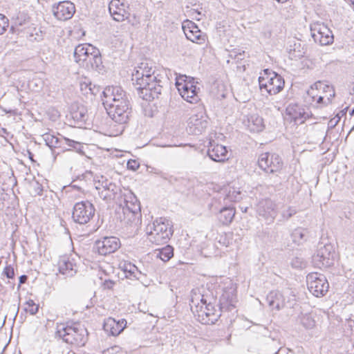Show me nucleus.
Listing matches in <instances>:
<instances>
[{
    "mask_svg": "<svg viewBox=\"0 0 354 354\" xmlns=\"http://www.w3.org/2000/svg\"><path fill=\"white\" fill-rule=\"evenodd\" d=\"M161 78L153 64L147 62L139 64L132 73V81L138 86V95L146 101L159 97L162 91Z\"/></svg>",
    "mask_w": 354,
    "mask_h": 354,
    "instance_id": "1",
    "label": "nucleus"
},
{
    "mask_svg": "<svg viewBox=\"0 0 354 354\" xmlns=\"http://www.w3.org/2000/svg\"><path fill=\"white\" fill-rule=\"evenodd\" d=\"M191 310L197 320L203 324H213L221 316V311L216 310L214 306L207 301L204 296H197L191 300Z\"/></svg>",
    "mask_w": 354,
    "mask_h": 354,
    "instance_id": "2",
    "label": "nucleus"
},
{
    "mask_svg": "<svg viewBox=\"0 0 354 354\" xmlns=\"http://www.w3.org/2000/svg\"><path fill=\"white\" fill-rule=\"evenodd\" d=\"M55 334L64 342L77 346H84L88 339L86 328L78 322L70 325L63 323L57 324Z\"/></svg>",
    "mask_w": 354,
    "mask_h": 354,
    "instance_id": "3",
    "label": "nucleus"
},
{
    "mask_svg": "<svg viewBox=\"0 0 354 354\" xmlns=\"http://www.w3.org/2000/svg\"><path fill=\"white\" fill-rule=\"evenodd\" d=\"M149 239L157 245L165 243L173 234L172 224L165 218H159L146 227Z\"/></svg>",
    "mask_w": 354,
    "mask_h": 354,
    "instance_id": "4",
    "label": "nucleus"
},
{
    "mask_svg": "<svg viewBox=\"0 0 354 354\" xmlns=\"http://www.w3.org/2000/svg\"><path fill=\"white\" fill-rule=\"evenodd\" d=\"M259 88L264 89L270 95L279 93L284 87L283 78L274 71L268 68L264 69L259 77Z\"/></svg>",
    "mask_w": 354,
    "mask_h": 354,
    "instance_id": "5",
    "label": "nucleus"
},
{
    "mask_svg": "<svg viewBox=\"0 0 354 354\" xmlns=\"http://www.w3.org/2000/svg\"><path fill=\"white\" fill-rule=\"evenodd\" d=\"M176 87L181 97L187 102L195 104L200 100L198 95L199 88L195 84L194 79L185 75L176 77Z\"/></svg>",
    "mask_w": 354,
    "mask_h": 354,
    "instance_id": "6",
    "label": "nucleus"
},
{
    "mask_svg": "<svg viewBox=\"0 0 354 354\" xmlns=\"http://www.w3.org/2000/svg\"><path fill=\"white\" fill-rule=\"evenodd\" d=\"M306 282L308 290L316 297L324 296L328 291L329 283L326 277L317 272L307 275Z\"/></svg>",
    "mask_w": 354,
    "mask_h": 354,
    "instance_id": "7",
    "label": "nucleus"
},
{
    "mask_svg": "<svg viewBox=\"0 0 354 354\" xmlns=\"http://www.w3.org/2000/svg\"><path fill=\"white\" fill-rule=\"evenodd\" d=\"M95 212L94 205L88 201L78 202L73 207L72 218L75 223L84 225L91 221Z\"/></svg>",
    "mask_w": 354,
    "mask_h": 354,
    "instance_id": "8",
    "label": "nucleus"
},
{
    "mask_svg": "<svg viewBox=\"0 0 354 354\" xmlns=\"http://www.w3.org/2000/svg\"><path fill=\"white\" fill-rule=\"evenodd\" d=\"M42 138L46 145L50 149L62 147L63 141H64L69 147L73 148L78 153L81 155L84 154L83 145L81 142L69 139L65 136H61V138H58L50 133H46L42 135Z\"/></svg>",
    "mask_w": 354,
    "mask_h": 354,
    "instance_id": "9",
    "label": "nucleus"
},
{
    "mask_svg": "<svg viewBox=\"0 0 354 354\" xmlns=\"http://www.w3.org/2000/svg\"><path fill=\"white\" fill-rule=\"evenodd\" d=\"M259 167L267 173H274L279 171L283 166L280 156L274 153H261L258 160Z\"/></svg>",
    "mask_w": 354,
    "mask_h": 354,
    "instance_id": "10",
    "label": "nucleus"
},
{
    "mask_svg": "<svg viewBox=\"0 0 354 354\" xmlns=\"http://www.w3.org/2000/svg\"><path fill=\"white\" fill-rule=\"evenodd\" d=\"M311 36L315 42L322 46L329 45L333 41L332 31L323 23L315 22L310 25Z\"/></svg>",
    "mask_w": 354,
    "mask_h": 354,
    "instance_id": "11",
    "label": "nucleus"
},
{
    "mask_svg": "<svg viewBox=\"0 0 354 354\" xmlns=\"http://www.w3.org/2000/svg\"><path fill=\"white\" fill-rule=\"evenodd\" d=\"M331 245L321 246L313 256V263L319 268H328L334 263L335 253L332 252Z\"/></svg>",
    "mask_w": 354,
    "mask_h": 354,
    "instance_id": "12",
    "label": "nucleus"
},
{
    "mask_svg": "<svg viewBox=\"0 0 354 354\" xmlns=\"http://www.w3.org/2000/svg\"><path fill=\"white\" fill-rule=\"evenodd\" d=\"M95 187L99 196L105 201L113 199L120 191L119 187L115 183L104 176H101L100 179L95 183Z\"/></svg>",
    "mask_w": 354,
    "mask_h": 354,
    "instance_id": "13",
    "label": "nucleus"
},
{
    "mask_svg": "<svg viewBox=\"0 0 354 354\" xmlns=\"http://www.w3.org/2000/svg\"><path fill=\"white\" fill-rule=\"evenodd\" d=\"M55 17L59 21H66L72 18L75 12V5L69 1H63L52 7Z\"/></svg>",
    "mask_w": 354,
    "mask_h": 354,
    "instance_id": "14",
    "label": "nucleus"
},
{
    "mask_svg": "<svg viewBox=\"0 0 354 354\" xmlns=\"http://www.w3.org/2000/svg\"><path fill=\"white\" fill-rule=\"evenodd\" d=\"M207 116L202 112L192 115L188 120L187 131L189 134H201L207 127Z\"/></svg>",
    "mask_w": 354,
    "mask_h": 354,
    "instance_id": "15",
    "label": "nucleus"
},
{
    "mask_svg": "<svg viewBox=\"0 0 354 354\" xmlns=\"http://www.w3.org/2000/svg\"><path fill=\"white\" fill-rule=\"evenodd\" d=\"M308 117V113L297 104H290L286 109L285 120L295 124L304 123Z\"/></svg>",
    "mask_w": 354,
    "mask_h": 354,
    "instance_id": "16",
    "label": "nucleus"
},
{
    "mask_svg": "<svg viewBox=\"0 0 354 354\" xmlns=\"http://www.w3.org/2000/svg\"><path fill=\"white\" fill-rule=\"evenodd\" d=\"M120 239L115 236L104 237L95 242V247L102 255L115 252L120 247Z\"/></svg>",
    "mask_w": 354,
    "mask_h": 354,
    "instance_id": "17",
    "label": "nucleus"
},
{
    "mask_svg": "<svg viewBox=\"0 0 354 354\" xmlns=\"http://www.w3.org/2000/svg\"><path fill=\"white\" fill-rule=\"evenodd\" d=\"M183 30L187 39L198 44H204L205 35L202 33L198 27L190 20L183 23Z\"/></svg>",
    "mask_w": 354,
    "mask_h": 354,
    "instance_id": "18",
    "label": "nucleus"
},
{
    "mask_svg": "<svg viewBox=\"0 0 354 354\" xmlns=\"http://www.w3.org/2000/svg\"><path fill=\"white\" fill-rule=\"evenodd\" d=\"M58 270L61 274L66 277H73L77 272L78 265L73 257L64 255L59 259Z\"/></svg>",
    "mask_w": 354,
    "mask_h": 354,
    "instance_id": "19",
    "label": "nucleus"
},
{
    "mask_svg": "<svg viewBox=\"0 0 354 354\" xmlns=\"http://www.w3.org/2000/svg\"><path fill=\"white\" fill-rule=\"evenodd\" d=\"M207 155L214 162H224L228 160V151L223 145L216 144L214 140L209 142Z\"/></svg>",
    "mask_w": 354,
    "mask_h": 354,
    "instance_id": "20",
    "label": "nucleus"
},
{
    "mask_svg": "<svg viewBox=\"0 0 354 354\" xmlns=\"http://www.w3.org/2000/svg\"><path fill=\"white\" fill-rule=\"evenodd\" d=\"M109 117L116 123L120 124H127L131 116V104L112 109L106 111Z\"/></svg>",
    "mask_w": 354,
    "mask_h": 354,
    "instance_id": "21",
    "label": "nucleus"
},
{
    "mask_svg": "<svg viewBox=\"0 0 354 354\" xmlns=\"http://www.w3.org/2000/svg\"><path fill=\"white\" fill-rule=\"evenodd\" d=\"M276 205L269 198L263 199L259 201L257 207L259 214L270 221H273L277 216Z\"/></svg>",
    "mask_w": 354,
    "mask_h": 354,
    "instance_id": "22",
    "label": "nucleus"
},
{
    "mask_svg": "<svg viewBox=\"0 0 354 354\" xmlns=\"http://www.w3.org/2000/svg\"><path fill=\"white\" fill-rule=\"evenodd\" d=\"M103 102H113V100L129 97L127 93L120 86H107L103 91Z\"/></svg>",
    "mask_w": 354,
    "mask_h": 354,
    "instance_id": "23",
    "label": "nucleus"
},
{
    "mask_svg": "<svg viewBox=\"0 0 354 354\" xmlns=\"http://www.w3.org/2000/svg\"><path fill=\"white\" fill-rule=\"evenodd\" d=\"M127 321L124 319L116 321L115 319L109 317L105 320L103 328L105 332L113 335H118L126 327Z\"/></svg>",
    "mask_w": 354,
    "mask_h": 354,
    "instance_id": "24",
    "label": "nucleus"
},
{
    "mask_svg": "<svg viewBox=\"0 0 354 354\" xmlns=\"http://www.w3.org/2000/svg\"><path fill=\"white\" fill-rule=\"evenodd\" d=\"M236 301V290L233 288L225 290L220 297L221 310H231L234 308Z\"/></svg>",
    "mask_w": 354,
    "mask_h": 354,
    "instance_id": "25",
    "label": "nucleus"
},
{
    "mask_svg": "<svg viewBox=\"0 0 354 354\" xmlns=\"http://www.w3.org/2000/svg\"><path fill=\"white\" fill-rule=\"evenodd\" d=\"M120 0H112L109 4V10L113 19L117 21H123L128 19L129 13L127 12L122 4L119 6Z\"/></svg>",
    "mask_w": 354,
    "mask_h": 354,
    "instance_id": "26",
    "label": "nucleus"
},
{
    "mask_svg": "<svg viewBox=\"0 0 354 354\" xmlns=\"http://www.w3.org/2000/svg\"><path fill=\"white\" fill-rule=\"evenodd\" d=\"M266 302L272 310H279L285 306L284 297L278 290H272L266 296Z\"/></svg>",
    "mask_w": 354,
    "mask_h": 354,
    "instance_id": "27",
    "label": "nucleus"
},
{
    "mask_svg": "<svg viewBox=\"0 0 354 354\" xmlns=\"http://www.w3.org/2000/svg\"><path fill=\"white\" fill-rule=\"evenodd\" d=\"M235 209L231 205H224L219 211L218 218L223 225H229L233 221Z\"/></svg>",
    "mask_w": 354,
    "mask_h": 354,
    "instance_id": "28",
    "label": "nucleus"
},
{
    "mask_svg": "<svg viewBox=\"0 0 354 354\" xmlns=\"http://www.w3.org/2000/svg\"><path fill=\"white\" fill-rule=\"evenodd\" d=\"M124 203L125 205L122 207V210L129 211L138 214H140V203L136 196L131 194L129 196H126L124 198Z\"/></svg>",
    "mask_w": 354,
    "mask_h": 354,
    "instance_id": "29",
    "label": "nucleus"
},
{
    "mask_svg": "<svg viewBox=\"0 0 354 354\" xmlns=\"http://www.w3.org/2000/svg\"><path fill=\"white\" fill-rule=\"evenodd\" d=\"M88 46H93L91 44H80L75 47L74 50V58L77 63L84 65V61L90 53Z\"/></svg>",
    "mask_w": 354,
    "mask_h": 354,
    "instance_id": "30",
    "label": "nucleus"
},
{
    "mask_svg": "<svg viewBox=\"0 0 354 354\" xmlns=\"http://www.w3.org/2000/svg\"><path fill=\"white\" fill-rule=\"evenodd\" d=\"M315 90H323L324 92H330L328 97V103H331L332 99L335 96V91L332 86L326 84L321 81L316 82L313 86H311L310 90L308 92V95H311L313 99L315 98L313 93Z\"/></svg>",
    "mask_w": 354,
    "mask_h": 354,
    "instance_id": "31",
    "label": "nucleus"
},
{
    "mask_svg": "<svg viewBox=\"0 0 354 354\" xmlns=\"http://www.w3.org/2000/svg\"><path fill=\"white\" fill-rule=\"evenodd\" d=\"M248 126L250 131H262L264 129L263 120L258 115H252L248 118Z\"/></svg>",
    "mask_w": 354,
    "mask_h": 354,
    "instance_id": "32",
    "label": "nucleus"
},
{
    "mask_svg": "<svg viewBox=\"0 0 354 354\" xmlns=\"http://www.w3.org/2000/svg\"><path fill=\"white\" fill-rule=\"evenodd\" d=\"M308 231L307 229L298 227L294 230L291 234L292 241L297 245H301L306 242L308 237Z\"/></svg>",
    "mask_w": 354,
    "mask_h": 354,
    "instance_id": "33",
    "label": "nucleus"
},
{
    "mask_svg": "<svg viewBox=\"0 0 354 354\" xmlns=\"http://www.w3.org/2000/svg\"><path fill=\"white\" fill-rule=\"evenodd\" d=\"M243 194L241 192L234 188H230L227 193L223 198V205H229V203L237 202L242 199Z\"/></svg>",
    "mask_w": 354,
    "mask_h": 354,
    "instance_id": "34",
    "label": "nucleus"
},
{
    "mask_svg": "<svg viewBox=\"0 0 354 354\" xmlns=\"http://www.w3.org/2000/svg\"><path fill=\"white\" fill-rule=\"evenodd\" d=\"M71 116L77 123L85 122L88 120L87 110L84 106H77L71 112Z\"/></svg>",
    "mask_w": 354,
    "mask_h": 354,
    "instance_id": "35",
    "label": "nucleus"
},
{
    "mask_svg": "<svg viewBox=\"0 0 354 354\" xmlns=\"http://www.w3.org/2000/svg\"><path fill=\"white\" fill-rule=\"evenodd\" d=\"M174 255V249L170 245H167L156 252V257L160 258L162 261H168Z\"/></svg>",
    "mask_w": 354,
    "mask_h": 354,
    "instance_id": "36",
    "label": "nucleus"
},
{
    "mask_svg": "<svg viewBox=\"0 0 354 354\" xmlns=\"http://www.w3.org/2000/svg\"><path fill=\"white\" fill-rule=\"evenodd\" d=\"M122 212V216H120L121 222H123L125 225H131L133 223L138 221V214L133 213L129 211Z\"/></svg>",
    "mask_w": 354,
    "mask_h": 354,
    "instance_id": "37",
    "label": "nucleus"
},
{
    "mask_svg": "<svg viewBox=\"0 0 354 354\" xmlns=\"http://www.w3.org/2000/svg\"><path fill=\"white\" fill-rule=\"evenodd\" d=\"M131 104L129 97L120 99V100H113V102H103V105L105 109L110 111L112 109L120 108V106H127Z\"/></svg>",
    "mask_w": 354,
    "mask_h": 354,
    "instance_id": "38",
    "label": "nucleus"
},
{
    "mask_svg": "<svg viewBox=\"0 0 354 354\" xmlns=\"http://www.w3.org/2000/svg\"><path fill=\"white\" fill-rule=\"evenodd\" d=\"M299 321L300 324L307 329L313 328L315 326V321L309 313L301 314L299 316Z\"/></svg>",
    "mask_w": 354,
    "mask_h": 354,
    "instance_id": "39",
    "label": "nucleus"
},
{
    "mask_svg": "<svg viewBox=\"0 0 354 354\" xmlns=\"http://www.w3.org/2000/svg\"><path fill=\"white\" fill-rule=\"evenodd\" d=\"M88 49L90 50V53L84 61V66H85L87 68H91V66H92V63L94 62L95 58L99 55L100 51L97 48H96L94 46H88Z\"/></svg>",
    "mask_w": 354,
    "mask_h": 354,
    "instance_id": "40",
    "label": "nucleus"
},
{
    "mask_svg": "<svg viewBox=\"0 0 354 354\" xmlns=\"http://www.w3.org/2000/svg\"><path fill=\"white\" fill-rule=\"evenodd\" d=\"M291 266L295 269H304L307 266V261L301 257H295L290 262Z\"/></svg>",
    "mask_w": 354,
    "mask_h": 354,
    "instance_id": "41",
    "label": "nucleus"
},
{
    "mask_svg": "<svg viewBox=\"0 0 354 354\" xmlns=\"http://www.w3.org/2000/svg\"><path fill=\"white\" fill-rule=\"evenodd\" d=\"M24 310L30 315H35L39 310V305L36 304L32 299H29L25 303Z\"/></svg>",
    "mask_w": 354,
    "mask_h": 354,
    "instance_id": "42",
    "label": "nucleus"
},
{
    "mask_svg": "<svg viewBox=\"0 0 354 354\" xmlns=\"http://www.w3.org/2000/svg\"><path fill=\"white\" fill-rule=\"evenodd\" d=\"M30 189H31V194L36 196H41L44 187L43 186L37 181L32 182L30 184Z\"/></svg>",
    "mask_w": 354,
    "mask_h": 354,
    "instance_id": "43",
    "label": "nucleus"
},
{
    "mask_svg": "<svg viewBox=\"0 0 354 354\" xmlns=\"http://www.w3.org/2000/svg\"><path fill=\"white\" fill-rule=\"evenodd\" d=\"M124 271L128 274H126V277L132 278L136 277V272L138 271L137 268L134 265L131 264H124Z\"/></svg>",
    "mask_w": 354,
    "mask_h": 354,
    "instance_id": "44",
    "label": "nucleus"
},
{
    "mask_svg": "<svg viewBox=\"0 0 354 354\" xmlns=\"http://www.w3.org/2000/svg\"><path fill=\"white\" fill-rule=\"evenodd\" d=\"M9 26L8 19L3 15L0 14V35L4 33Z\"/></svg>",
    "mask_w": 354,
    "mask_h": 354,
    "instance_id": "45",
    "label": "nucleus"
},
{
    "mask_svg": "<svg viewBox=\"0 0 354 354\" xmlns=\"http://www.w3.org/2000/svg\"><path fill=\"white\" fill-rule=\"evenodd\" d=\"M344 216L350 220L352 222V225L354 223V205H352L351 207H348V210H345L344 212Z\"/></svg>",
    "mask_w": 354,
    "mask_h": 354,
    "instance_id": "46",
    "label": "nucleus"
},
{
    "mask_svg": "<svg viewBox=\"0 0 354 354\" xmlns=\"http://www.w3.org/2000/svg\"><path fill=\"white\" fill-rule=\"evenodd\" d=\"M102 57H101V55L100 53L99 55L95 58V60H94V62L92 63V66H91V68L95 70V71L101 70V68L102 66Z\"/></svg>",
    "mask_w": 354,
    "mask_h": 354,
    "instance_id": "47",
    "label": "nucleus"
},
{
    "mask_svg": "<svg viewBox=\"0 0 354 354\" xmlns=\"http://www.w3.org/2000/svg\"><path fill=\"white\" fill-rule=\"evenodd\" d=\"M3 274L8 279H12L15 277L14 268L11 266H7L3 271Z\"/></svg>",
    "mask_w": 354,
    "mask_h": 354,
    "instance_id": "48",
    "label": "nucleus"
},
{
    "mask_svg": "<svg viewBox=\"0 0 354 354\" xmlns=\"http://www.w3.org/2000/svg\"><path fill=\"white\" fill-rule=\"evenodd\" d=\"M140 167L139 162L136 160H129L127 162V168L132 171H136Z\"/></svg>",
    "mask_w": 354,
    "mask_h": 354,
    "instance_id": "49",
    "label": "nucleus"
},
{
    "mask_svg": "<svg viewBox=\"0 0 354 354\" xmlns=\"http://www.w3.org/2000/svg\"><path fill=\"white\" fill-rule=\"evenodd\" d=\"M295 213L296 211L294 209L289 207L286 211L283 212L282 216L284 218L289 219L292 215L295 214Z\"/></svg>",
    "mask_w": 354,
    "mask_h": 354,
    "instance_id": "50",
    "label": "nucleus"
},
{
    "mask_svg": "<svg viewBox=\"0 0 354 354\" xmlns=\"http://www.w3.org/2000/svg\"><path fill=\"white\" fill-rule=\"evenodd\" d=\"M289 54H290V57L293 59H298V57H299L301 56L300 54H298V50H296L295 48L294 49H292L291 48H290V51H289Z\"/></svg>",
    "mask_w": 354,
    "mask_h": 354,
    "instance_id": "51",
    "label": "nucleus"
},
{
    "mask_svg": "<svg viewBox=\"0 0 354 354\" xmlns=\"http://www.w3.org/2000/svg\"><path fill=\"white\" fill-rule=\"evenodd\" d=\"M28 279V277L25 274H23L21 276L19 277V285H18V288H20V286L23 284V283H25L26 282Z\"/></svg>",
    "mask_w": 354,
    "mask_h": 354,
    "instance_id": "52",
    "label": "nucleus"
},
{
    "mask_svg": "<svg viewBox=\"0 0 354 354\" xmlns=\"http://www.w3.org/2000/svg\"><path fill=\"white\" fill-rule=\"evenodd\" d=\"M339 118H337V119L336 118H333V119H331L329 122H328V125L333 128L335 126L337 125V124L338 123V122L339 121Z\"/></svg>",
    "mask_w": 354,
    "mask_h": 354,
    "instance_id": "53",
    "label": "nucleus"
},
{
    "mask_svg": "<svg viewBox=\"0 0 354 354\" xmlns=\"http://www.w3.org/2000/svg\"><path fill=\"white\" fill-rule=\"evenodd\" d=\"M113 284H114L113 281H112L111 280H106L104 283L105 288H108V289L112 288Z\"/></svg>",
    "mask_w": 354,
    "mask_h": 354,
    "instance_id": "54",
    "label": "nucleus"
},
{
    "mask_svg": "<svg viewBox=\"0 0 354 354\" xmlns=\"http://www.w3.org/2000/svg\"><path fill=\"white\" fill-rule=\"evenodd\" d=\"M324 96L319 95V97L317 98V104H324L325 105L328 104L329 103H328V98L324 102Z\"/></svg>",
    "mask_w": 354,
    "mask_h": 354,
    "instance_id": "55",
    "label": "nucleus"
},
{
    "mask_svg": "<svg viewBox=\"0 0 354 354\" xmlns=\"http://www.w3.org/2000/svg\"><path fill=\"white\" fill-rule=\"evenodd\" d=\"M239 52L236 50H232L230 53L229 57L232 59H236L238 56Z\"/></svg>",
    "mask_w": 354,
    "mask_h": 354,
    "instance_id": "56",
    "label": "nucleus"
},
{
    "mask_svg": "<svg viewBox=\"0 0 354 354\" xmlns=\"http://www.w3.org/2000/svg\"><path fill=\"white\" fill-rule=\"evenodd\" d=\"M245 57V51L239 52L238 56L236 59V60L239 61L243 59Z\"/></svg>",
    "mask_w": 354,
    "mask_h": 354,
    "instance_id": "57",
    "label": "nucleus"
},
{
    "mask_svg": "<svg viewBox=\"0 0 354 354\" xmlns=\"http://www.w3.org/2000/svg\"><path fill=\"white\" fill-rule=\"evenodd\" d=\"M118 348H111V349H108L104 354H122V353H115L114 351Z\"/></svg>",
    "mask_w": 354,
    "mask_h": 354,
    "instance_id": "58",
    "label": "nucleus"
},
{
    "mask_svg": "<svg viewBox=\"0 0 354 354\" xmlns=\"http://www.w3.org/2000/svg\"><path fill=\"white\" fill-rule=\"evenodd\" d=\"M270 35H271V32H270V30H268V31L267 32V33H264V36H265L266 37H270Z\"/></svg>",
    "mask_w": 354,
    "mask_h": 354,
    "instance_id": "59",
    "label": "nucleus"
},
{
    "mask_svg": "<svg viewBox=\"0 0 354 354\" xmlns=\"http://www.w3.org/2000/svg\"><path fill=\"white\" fill-rule=\"evenodd\" d=\"M15 26H17V25L22 26L23 23L21 21H15Z\"/></svg>",
    "mask_w": 354,
    "mask_h": 354,
    "instance_id": "60",
    "label": "nucleus"
},
{
    "mask_svg": "<svg viewBox=\"0 0 354 354\" xmlns=\"http://www.w3.org/2000/svg\"><path fill=\"white\" fill-rule=\"evenodd\" d=\"M350 114H351V115H354V108L351 110V111Z\"/></svg>",
    "mask_w": 354,
    "mask_h": 354,
    "instance_id": "61",
    "label": "nucleus"
},
{
    "mask_svg": "<svg viewBox=\"0 0 354 354\" xmlns=\"http://www.w3.org/2000/svg\"><path fill=\"white\" fill-rule=\"evenodd\" d=\"M18 311H19V307L17 308V312L15 313V317L17 316V315L18 314Z\"/></svg>",
    "mask_w": 354,
    "mask_h": 354,
    "instance_id": "62",
    "label": "nucleus"
},
{
    "mask_svg": "<svg viewBox=\"0 0 354 354\" xmlns=\"http://www.w3.org/2000/svg\"><path fill=\"white\" fill-rule=\"evenodd\" d=\"M11 30H14V27H13V26H12V27H11Z\"/></svg>",
    "mask_w": 354,
    "mask_h": 354,
    "instance_id": "63",
    "label": "nucleus"
},
{
    "mask_svg": "<svg viewBox=\"0 0 354 354\" xmlns=\"http://www.w3.org/2000/svg\"><path fill=\"white\" fill-rule=\"evenodd\" d=\"M354 129V124H353V127H352L351 130H353Z\"/></svg>",
    "mask_w": 354,
    "mask_h": 354,
    "instance_id": "64",
    "label": "nucleus"
}]
</instances>
